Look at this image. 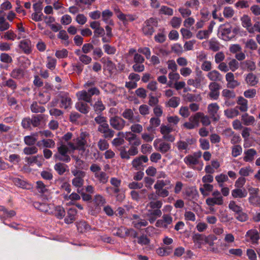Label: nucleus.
Here are the masks:
<instances>
[{
  "label": "nucleus",
  "instance_id": "f257e3e1",
  "mask_svg": "<svg viewBox=\"0 0 260 260\" xmlns=\"http://www.w3.org/2000/svg\"><path fill=\"white\" fill-rule=\"evenodd\" d=\"M57 152L53 155V158L55 161L68 163L71 161V157L68 154L69 149L67 145L62 144L57 147Z\"/></svg>",
  "mask_w": 260,
  "mask_h": 260
},
{
  "label": "nucleus",
  "instance_id": "f03ea898",
  "mask_svg": "<svg viewBox=\"0 0 260 260\" xmlns=\"http://www.w3.org/2000/svg\"><path fill=\"white\" fill-rule=\"evenodd\" d=\"M158 26V21L156 18L151 17L147 19L143 24L142 30L143 34L146 36H151L154 32V27Z\"/></svg>",
  "mask_w": 260,
  "mask_h": 260
},
{
  "label": "nucleus",
  "instance_id": "7ed1b4c3",
  "mask_svg": "<svg viewBox=\"0 0 260 260\" xmlns=\"http://www.w3.org/2000/svg\"><path fill=\"white\" fill-rule=\"evenodd\" d=\"M109 123L111 126L116 131L122 130L125 125L126 121L118 116H114L110 117Z\"/></svg>",
  "mask_w": 260,
  "mask_h": 260
},
{
  "label": "nucleus",
  "instance_id": "20e7f679",
  "mask_svg": "<svg viewBox=\"0 0 260 260\" xmlns=\"http://www.w3.org/2000/svg\"><path fill=\"white\" fill-rule=\"evenodd\" d=\"M221 88L220 85L215 82H212L209 85L210 92L208 93V96L211 100H217L219 96V90Z\"/></svg>",
  "mask_w": 260,
  "mask_h": 260
},
{
  "label": "nucleus",
  "instance_id": "39448f33",
  "mask_svg": "<svg viewBox=\"0 0 260 260\" xmlns=\"http://www.w3.org/2000/svg\"><path fill=\"white\" fill-rule=\"evenodd\" d=\"M173 128L168 125H161L160 127V132L162 135V139L167 141L173 142L175 141V136L171 134Z\"/></svg>",
  "mask_w": 260,
  "mask_h": 260
},
{
  "label": "nucleus",
  "instance_id": "423d86ee",
  "mask_svg": "<svg viewBox=\"0 0 260 260\" xmlns=\"http://www.w3.org/2000/svg\"><path fill=\"white\" fill-rule=\"evenodd\" d=\"M232 32V26L230 24H224L220 26L219 34L220 38L224 41H230L233 36H231Z\"/></svg>",
  "mask_w": 260,
  "mask_h": 260
},
{
  "label": "nucleus",
  "instance_id": "0eeeda50",
  "mask_svg": "<svg viewBox=\"0 0 260 260\" xmlns=\"http://www.w3.org/2000/svg\"><path fill=\"white\" fill-rule=\"evenodd\" d=\"M196 142L194 138H187L186 141L179 140L176 143L177 147L179 151L185 150V153H187L189 148V145H191Z\"/></svg>",
  "mask_w": 260,
  "mask_h": 260
},
{
  "label": "nucleus",
  "instance_id": "6e6552de",
  "mask_svg": "<svg viewBox=\"0 0 260 260\" xmlns=\"http://www.w3.org/2000/svg\"><path fill=\"white\" fill-rule=\"evenodd\" d=\"M219 109V107L216 103H211L208 106V113L213 121L216 122L219 120V116L217 114Z\"/></svg>",
  "mask_w": 260,
  "mask_h": 260
},
{
  "label": "nucleus",
  "instance_id": "1a4fd4ad",
  "mask_svg": "<svg viewBox=\"0 0 260 260\" xmlns=\"http://www.w3.org/2000/svg\"><path fill=\"white\" fill-rule=\"evenodd\" d=\"M173 218L169 214H164L161 219L156 221L155 226L158 228L167 229L172 223Z\"/></svg>",
  "mask_w": 260,
  "mask_h": 260
},
{
  "label": "nucleus",
  "instance_id": "9d476101",
  "mask_svg": "<svg viewBox=\"0 0 260 260\" xmlns=\"http://www.w3.org/2000/svg\"><path fill=\"white\" fill-rule=\"evenodd\" d=\"M98 131L103 134V137L105 139L108 140L112 138L115 134L114 131L110 127L108 123L104 125H103L101 127H98Z\"/></svg>",
  "mask_w": 260,
  "mask_h": 260
},
{
  "label": "nucleus",
  "instance_id": "9b49d317",
  "mask_svg": "<svg viewBox=\"0 0 260 260\" xmlns=\"http://www.w3.org/2000/svg\"><path fill=\"white\" fill-rule=\"evenodd\" d=\"M86 136V134L85 133H81L80 136L73 140V141L75 142L78 150L85 151L86 146L87 145Z\"/></svg>",
  "mask_w": 260,
  "mask_h": 260
},
{
  "label": "nucleus",
  "instance_id": "f8f14e48",
  "mask_svg": "<svg viewBox=\"0 0 260 260\" xmlns=\"http://www.w3.org/2000/svg\"><path fill=\"white\" fill-rule=\"evenodd\" d=\"M225 80L227 82V87L234 89L240 85V83L235 79L234 75L232 72H228L225 75Z\"/></svg>",
  "mask_w": 260,
  "mask_h": 260
},
{
  "label": "nucleus",
  "instance_id": "ddd939ff",
  "mask_svg": "<svg viewBox=\"0 0 260 260\" xmlns=\"http://www.w3.org/2000/svg\"><path fill=\"white\" fill-rule=\"evenodd\" d=\"M242 26L245 28L246 30L250 34V32H252L253 29L252 24L251 18L246 14L243 15L240 18Z\"/></svg>",
  "mask_w": 260,
  "mask_h": 260
},
{
  "label": "nucleus",
  "instance_id": "4468645a",
  "mask_svg": "<svg viewBox=\"0 0 260 260\" xmlns=\"http://www.w3.org/2000/svg\"><path fill=\"white\" fill-rule=\"evenodd\" d=\"M148 161V158L147 156L141 155L133 159L132 162V165L135 170H139L141 169V167H143V162H147Z\"/></svg>",
  "mask_w": 260,
  "mask_h": 260
},
{
  "label": "nucleus",
  "instance_id": "2eb2a0df",
  "mask_svg": "<svg viewBox=\"0 0 260 260\" xmlns=\"http://www.w3.org/2000/svg\"><path fill=\"white\" fill-rule=\"evenodd\" d=\"M184 162L189 167L194 169L195 168L193 166L198 165L199 162V160L197 157V153H194L193 155L189 154L185 156L184 158Z\"/></svg>",
  "mask_w": 260,
  "mask_h": 260
},
{
  "label": "nucleus",
  "instance_id": "dca6fc26",
  "mask_svg": "<svg viewBox=\"0 0 260 260\" xmlns=\"http://www.w3.org/2000/svg\"><path fill=\"white\" fill-rule=\"evenodd\" d=\"M160 141L159 147L157 148V150L160 152L161 153L164 154L170 151L171 146V144L168 143L167 142L161 141L159 139H156L154 142V146L156 148V142Z\"/></svg>",
  "mask_w": 260,
  "mask_h": 260
},
{
  "label": "nucleus",
  "instance_id": "f3484780",
  "mask_svg": "<svg viewBox=\"0 0 260 260\" xmlns=\"http://www.w3.org/2000/svg\"><path fill=\"white\" fill-rule=\"evenodd\" d=\"M60 98V108H64L65 109L70 108L72 104L71 98L70 97L69 93H66L61 95Z\"/></svg>",
  "mask_w": 260,
  "mask_h": 260
},
{
  "label": "nucleus",
  "instance_id": "a211bd4d",
  "mask_svg": "<svg viewBox=\"0 0 260 260\" xmlns=\"http://www.w3.org/2000/svg\"><path fill=\"white\" fill-rule=\"evenodd\" d=\"M77 211L75 208H71L67 212V216L64 218V222L67 224L73 223L76 220Z\"/></svg>",
  "mask_w": 260,
  "mask_h": 260
},
{
  "label": "nucleus",
  "instance_id": "6ab92c4d",
  "mask_svg": "<svg viewBox=\"0 0 260 260\" xmlns=\"http://www.w3.org/2000/svg\"><path fill=\"white\" fill-rule=\"evenodd\" d=\"M85 176L75 177L72 180V185L76 187L77 192H81L83 191V188H81L84 184V178Z\"/></svg>",
  "mask_w": 260,
  "mask_h": 260
},
{
  "label": "nucleus",
  "instance_id": "aec40b11",
  "mask_svg": "<svg viewBox=\"0 0 260 260\" xmlns=\"http://www.w3.org/2000/svg\"><path fill=\"white\" fill-rule=\"evenodd\" d=\"M19 46L20 48L22 50L23 52L26 54H29L31 52V42L28 39L21 41Z\"/></svg>",
  "mask_w": 260,
  "mask_h": 260
},
{
  "label": "nucleus",
  "instance_id": "412c9836",
  "mask_svg": "<svg viewBox=\"0 0 260 260\" xmlns=\"http://www.w3.org/2000/svg\"><path fill=\"white\" fill-rule=\"evenodd\" d=\"M192 240L194 243L198 244L199 247L205 242V243H208V238L203 234L199 233L194 234L192 237Z\"/></svg>",
  "mask_w": 260,
  "mask_h": 260
},
{
  "label": "nucleus",
  "instance_id": "4be33fe9",
  "mask_svg": "<svg viewBox=\"0 0 260 260\" xmlns=\"http://www.w3.org/2000/svg\"><path fill=\"white\" fill-rule=\"evenodd\" d=\"M106 190L107 192H109V190H111L114 194H116L115 197L117 201L121 202L125 198L124 194L122 192H120L119 187L110 186L106 187Z\"/></svg>",
  "mask_w": 260,
  "mask_h": 260
},
{
  "label": "nucleus",
  "instance_id": "5701e85b",
  "mask_svg": "<svg viewBox=\"0 0 260 260\" xmlns=\"http://www.w3.org/2000/svg\"><path fill=\"white\" fill-rule=\"evenodd\" d=\"M12 181L16 186L23 189H30L32 188L30 184L19 178H13Z\"/></svg>",
  "mask_w": 260,
  "mask_h": 260
},
{
  "label": "nucleus",
  "instance_id": "b1692460",
  "mask_svg": "<svg viewBox=\"0 0 260 260\" xmlns=\"http://www.w3.org/2000/svg\"><path fill=\"white\" fill-rule=\"evenodd\" d=\"M207 76L211 81L215 82L221 81L223 79L222 75L216 70L209 72Z\"/></svg>",
  "mask_w": 260,
  "mask_h": 260
},
{
  "label": "nucleus",
  "instance_id": "393cba45",
  "mask_svg": "<svg viewBox=\"0 0 260 260\" xmlns=\"http://www.w3.org/2000/svg\"><path fill=\"white\" fill-rule=\"evenodd\" d=\"M257 48L256 42L252 39H249L244 42V48L249 52L256 50Z\"/></svg>",
  "mask_w": 260,
  "mask_h": 260
},
{
  "label": "nucleus",
  "instance_id": "a878e982",
  "mask_svg": "<svg viewBox=\"0 0 260 260\" xmlns=\"http://www.w3.org/2000/svg\"><path fill=\"white\" fill-rule=\"evenodd\" d=\"M185 194L189 200H197L199 197V193L197 190L193 187L186 188L185 191Z\"/></svg>",
  "mask_w": 260,
  "mask_h": 260
},
{
  "label": "nucleus",
  "instance_id": "bb28decb",
  "mask_svg": "<svg viewBox=\"0 0 260 260\" xmlns=\"http://www.w3.org/2000/svg\"><path fill=\"white\" fill-rule=\"evenodd\" d=\"M256 151L253 148L248 149L244 151L245 156L243 160L245 162H251L254 160V156L256 155Z\"/></svg>",
  "mask_w": 260,
  "mask_h": 260
},
{
  "label": "nucleus",
  "instance_id": "cd10ccee",
  "mask_svg": "<svg viewBox=\"0 0 260 260\" xmlns=\"http://www.w3.org/2000/svg\"><path fill=\"white\" fill-rule=\"evenodd\" d=\"M259 234V232L256 230H250L247 232L246 236L250 238L252 243H257Z\"/></svg>",
  "mask_w": 260,
  "mask_h": 260
},
{
  "label": "nucleus",
  "instance_id": "c85d7f7f",
  "mask_svg": "<svg viewBox=\"0 0 260 260\" xmlns=\"http://www.w3.org/2000/svg\"><path fill=\"white\" fill-rule=\"evenodd\" d=\"M173 247L168 246L159 247L156 250L157 254L160 256H166L171 254L173 252Z\"/></svg>",
  "mask_w": 260,
  "mask_h": 260
},
{
  "label": "nucleus",
  "instance_id": "c756f323",
  "mask_svg": "<svg viewBox=\"0 0 260 260\" xmlns=\"http://www.w3.org/2000/svg\"><path fill=\"white\" fill-rule=\"evenodd\" d=\"M76 224L77 230L80 233H85L91 229L90 226L85 221L81 220L77 222Z\"/></svg>",
  "mask_w": 260,
  "mask_h": 260
},
{
  "label": "nucleus",
  "instance_id": "7c9ffc66",
  "mask_svg": "<svg viewBox=\"0 0 260 260\" xmlns=\"http://www.w3.org/2000/svg\"><path fill=\"white\" fill-rule=\"evenodd\" d=\"M206 204L209 206H213L215 205H222L223 204L222 197L216 198H209L206 200Z\"/></svg>",
  "mask_w": 260,
  "mask_h": 260
},
{
  "label": "nucleus",
  "instance_id": "2f4dec72",
  "mask_svg": "<svg viewBox=\"0 0 260 260\" xmlns=\"http://www.w3.org/2000/svg\"><path fill=\"white\" fill-rule=\"evenodd\" d=\"M75 107L77 110L82 114H87L90 110L89 106L86 103L78 102L76 104Z\"/></svg>",
  "mask_w": 260,
  "mask_h": 260
},
{
  "label": "nucleus",
  "instance_id": "473e14b6",
  "mask_svg": "<svg viewBox=\"0 0 260 260\" xmlns=\"http://www.w3.org/2000/svg\"><path fill=\"white\" fill-rule=\"evenodd\" d=\"M54 168L59 175H62L66 172L69 171L68 165L61 162L56 163Z\"/></svg>",
  "mask_w": 260,
  "mask_h": 260
},
{
  "label": "nucleus",
  "instance_id": "72a5a7b5",
  "mask_svg": "<svg viewBox=\"0 0 260 260\" xmlns=\"http://www.w3.org/2000/svg\"><path fill=\"white\" fill-rule=\"evenodd\" d=\"M246 82L251 86H255L258 82L256 76L252 73H248L245 78Z\"/></svg>",
  "mask_w": 260,
  "mask_h": 260
},
{
  "label": "nucleus",
  "instance_id": "f704fd0d",
  "mask_svg": "<svg viewBox=\"0 0 260 260\" xmlns=\"http://www.w3.org/2000/svg\"><path fill=\"white\" fill-rule=\"evenodd\" d=\"M77 96L79 100H82L86 103L91 104L92 99L89 93L86 90H82L77 93ZM92 105V104H91Z\"/></svg>",
  "mask_w": 260,
  "mask_h": 260
},
{
  "label": "nucleus",
  "instance_id": "c9c22d12",
  "mask_svg": "<svg viewBox=\"0 0 260 260\" xmlns=\"http://www.w3.org/2000/svg\"><path fill=\"white\" fill-rule=\"evenodd\" d=\"M226 135L228 136H232L231 140V143L233 144H236L240 143L241 141V139L238 134H235L234 132L232 131L231 129H227L225 131Z\"/></svg>",
  "mask_w": 260,
  "mask_h": 260
},
{
  "label": "nucleus",
  "instance_id": "e433bc0d",
  "mask_svg": "<svg viewBox=\"0 0 260 260\" xmlns=\"http://www.w3.org/2000/svg\"><path fill=\"white\" fill-rule=\"evenodd\" d=\"M126 228L123 226L114 228L112 230V232H113V234L118 237L124 238L126 237V234H127L126 231Z\"/></svg>",
  "mask_w": 260,
  "mask_h": 260
},
{
  "label": "nucleus",
  "instance_id": "4c0bfd02",
  "mask_svg": "<svg viewBox=\"0 0 260 260\" xmlns=\"http://www.w3.org/2000/svg\"><path fill=\"white\" fill-rule=\"evenodd\" d=\"M209 49L214 52L218 51L220 49V43L214 38H211L208 42Z\"/></svg>",
  "mask_w": 260,
  "mask_h": 260
},
{
  "label": "nucleus",
  "instance_id": "58836bf2",
  "mask_svg": "<svg viewBox=\"0 0 260 260\" xmlns=\"http://www.w3.org/2000/svg\"><path fill=\"white\" fill-rule=\"evenodd\" d=\"M232 195L234 198H243L247 196V192L245 189L237 188L232 190Z\"/></svg>",
  "mask_w": 260,
  "mask_h": 260
},
{
  "label": "nucleus",
  "instance_id": "ea45409f",
  "mask_svg": "<svg viewBox=\"0 0 260 260\" xmlns=\"http://www.w3.org/2000/svg\"><path fill=\"white\" fill-rule=\"evenodd\" d=\"M241 120L244 125L246 126L252 125L255 122L254 117L253 116L249 115L247 113L242 115Z\"/></svg>",
  "mask_w": 260,
  "mask_h": 260
},
{
  "label": "nucleus",
  "instance_id": "a19ab883",
  "mask_svg": "<svg viewBox=\"0 0 260 260\" xmlns=\"http://www.w3.org/2000/svg\"><path fill=\"white\" fill-rule=\"evenodd\" d=\"M92 202L96 207H101L106 203L105 198L101 194H96L94 196Z\"/></svg>",
  "mask_w": 260,
  "mask_h": 260
},
{
  "label": "nucleus",
  "instance_id": "79ce46f5",
  "mask_svg": "<svg viewBox=\"0 0 260 260\" xmlns=\"http://www.w3.org/2000/svg\"><path fill=\"white\" fill-rule=\"evenodd\" d=\"M237 104L240 105L238 109L242 112H246L248 109V101L242 96L238 98Z\"/></svg>",
  "mask_w": 260,
  "mask_h": 260
},
{
  "label": "nucleus",
  "instance_id": "37998d69",
  "mask_svg": "<svg viewBox=\"0 0 260 260\" xmlns=\"http://www.w3.org/2000/svg\"><path fill=\"white\" fill-rule=\"evenodd\" d=\"M12 58L8 54L5 53H1V62L6 63L4 66L1 64V68L7 69L9 66V64L12 63Z\"/></svg>",
  "mask_w": 260,
  "mask_h": 260
},
{
  "label": "nucleus",
  "instance_id": "c03bdc74",
  "mask_svg": "<svg viewBox=\"0 0 260 260\" xmlns=\"http://www.w3.org/2000/svg\"><path fill=\"white\" fill-rule=\"evenodd\" d=\"M38 100L40 104H45L50 100V94L47 92H39Z\"/></svg>",
  "mask_w": 260,
  "mask_h": 260
},
{
  "label": "nucleus",
  "instance_id": "a18cd8bd",
  "mask_svg": "<svg viewBox=\"0 0 260 260\" xmlns=\"http://www.w3.org/2000/svg\"><path fill=\"white\" fill-rule=\"evenodd\" d=\"M37 133H34L30 136H26L24 138V141L26 145L28 146L34 145L37 140Z\"/></svg>",
  "mask_w": 260,
  "mask_h": 260
},
{
  "label": "nucleus",
  "instance_id": "49530a36",
  "mask_svg": "<svg viewBox=\"0 0 260 260\" xmlns=\"http://www.w3.org/2000/svg\"><path fill=\"white\" fill-rule=\"evenodd\" d=\"M94 177L100 183L106 184L108 181L109 176L106 173L103 171L98 174H95Z\"/></svg>",
  "mask_w": 260,
  "mask_h": 260
},
{
  "label": "nucleus",
  "instance_id": "de8ad7c7",
  "mask_svg": "<svg viewBox=\"0 0 260 260\" xmlns=\"http://www.w3.org/2000/svg\"><path fill=\"white\" fill-rule=\"evenodd\" d=\"M11 77L16 79H20L23 78L24 72L22 69L16 68L14 69L10 74Z\"/></svg>",
  "mask_w": 260,
  "mask_h": 260
},
{
  "label": "nucleus",
  "instance_id": "09e8293b",
  "mask_svg": "<svg viewBox=\"0 0 260 260\" xmlns=\"http://www.w3.org/2000/svg\"><path fill=\"white\" fill-rule=\"evenodd\" d=\"M92 106L94 111L98 114L102 112L106 108L101 99H99Z\"/></svg>",
  "mask_w": 260,
  "mask_h": 260
},
{
  "label": "nucleus",
  "instance_id": "8fccbe9b",
  "mask_svg": "<svg viewBox=\"0 0 260 260\" xmlns=\"http://www.w3.org/2000/svg\"><path fill=\"white\" fill-rule=\"evenodd\" d=\"M117 136L124 138L125 140L128 141L129 143H131L135 138L137 137L136 135L132 133V132H126L125 133L123 132H119L117 134Z\"/></svg>",
  "mask_w": 260,
  "mask_h": 260
},
{
  "label": "nucleus",
  "instance_id": "3c124183",
  "mask_svg": "<svg viewBox=\"0 0 260 260\" xmlns=\"http://www.w3.org/2000/svg\"><path fill=\"white\" fill-rule=\"evenodd\" d=\"M213 190V185L209 183H204L203 187L200 188V191L203 196H207L209 195V192Z\"/></svg>",
  "mask_w": 260,
  "mask_h": 260
},
{
  "label": "nucleus",
  "instance_id": "603ef678",
  "mask_svg": "<svg viewBox=\"0 0 260 260\" xmlns=\"http://www.w3.org/2000/svg\"><path fill=\"white\" fill-rule=\"evenodd\" d=\"M122 116L123 118L127 119L131 122H135L134 112L131 109H126L122 113Z\"/></svg>",
  "mask_w": 260,
  "mask_h": 260
},
{
  "label": "nucleus",
  "instance_id": "864d4df0",
  "mask_svg": "<svg viewBox=\"0 0 260 260\" xmlns=\"http://www.w3.org/2000/svg\"><path fill=\"white\" fill-rule=\"evenodd\" d=\"M225 115L228 118H233L239 115V112L238 109V106L233 109H230L224 110Z\"/></svg>",
  "mask_w": 260,
  "mask_h": 260
},
{
  "label": "nucleus",
  "instance_id": "5fc2aeb1",
  "mask_svg": "<svg viewBox=\"0 0 260 260\" xmlns=\"http://www.w3.org/2000/svg\"><path fill=\"white\" fill-rule=\"evenodd\" d=\"M1 211L3 212V216L4 218H12L16 215V212L13 210H8L5 207L1 206Z\"/></svg>",
  "mask_w": 260,
  "mask_h": 260
},
{
  "label": "nucleus",
  "instance_id": "6e6d98bb",
  "mask_svg": "<svg viewBox=\"0 0 260 260\" xmlns=\"http://www.w3.org/2000/svg\"><path fill=\"white\" fill-rule=\"evenodd\" d=\"M30 110L32 113H44L45 108L43 106H39L37 102H34L30 105Z\"/></svg>",
  "mask_w": 260,
  "mask_h": 260
},
{
  "label": "nucleus",
  "instance_id": "4d7b16f0",
  "mask_svg": "<svg viewBox=\"0 0 260 260\" xmlns=\"http://www.w3.org/2000/svg\"><path fill=\"white\" fill-rule=\"evenodd\" d=\"M36 189L41 194L48 192V189L47 186L42 181H38L36 182Z\"/></svg>",
  "mask_w": 260,
  "mask_h": 260
},
{
  "label": "nucleus",
  "instance_id": "13d9d810",
  "mask_svg": "<svg viewBox=\"0 0 260 260\" xmlns=\"http://www.w3.org/2000/svg\"><path fill=\"white\" fill-rule=\"evenodd\" d=\"M180 102V99L179 97L173 96L171 98L168 103L166 104V106L169 107L175 108L177 107Z\"/></svg>",
  "mask_w": 260,
  "mask_h": 260
},
{
  "label": "nucleus",
  "instance_id": "bf43d9fd",
  "mask_svg": "<svg viewBox=\"0 0 260 260\" xmlns=\"http://www.w3.org/2000/svg\"><path fill=\"white\" fill-rule=\"evenodd\" d=\"M203 80V78L201 76H198L195 79H189L187 80V84L189 85H192L194 87L198 88L200 86L201 83Z\"/></svg>",
  "mask_w": 260,
  "mask_h": 260
},
{
  "label": "nucleus",
  "instance_id": "052dcab7",
  "mask_svg": "<svg viewBox=\"0 0 260 260\" xmlns=\"http://www.w3.org/2000/svg\"><path fill=\"white\" fill-rule=\"evenodd\" d=\"M54 214L58 219H62L66 215V211L62 207L58 206L55 207Z\"/></svg>",
  "mask_w": 260,
  "mask_h": 260
},
{
  "label": "nucleus",
  "instance_id": "680f3d73",
  "mask_svg": "<svg viewBox=\"0 0 260 260\" xmlns=\"http://www.w3.org/2000/svg\"><path fill=\"white\" fill-rule=\"evenodd\" d=\"M229 208L235 213L234 215L243 210L242 208L238 205L234 201H231L230 202Z\"/></svg>",
  "mask_w": 260,
  "mask_h": 260
},
{
  "label": "nucleus",
  "instance_id": "e2e57ef3",
  "mask_svg": "<svg viewBox=\"0 0 260 260\" xmlns=\"http://www.w3.org/2000/svg\"><path fill=\"white\" fill-rule=\"evenodd\" d=\"M44 118V115L42 114H39L32 116L31 121H32L31 124L34 127H37L40 124L41 121Z\"/></svg>",
  "mask_w": 260,
  "mask_h": 260
},
{
  "label": "nucleus",
  "instance_id": "0e129e2a",
  "mask_svg": "<svg viewBox=\"0 0 260 260\" xmlns=\"http://www.w3.org/2000/svg\"><path fill=\"white\" fill-rule=\"evenodd\" d=\"M106 139H100L98 142V146L101 151L107 150L109 147V144Z\"/></svg>",
  "mask_w": 260,
  "mask_h": 260
},
{
  "label": "nucleus",
  "instance_id": "69168bd1",
  "mask_svg": "<svg viewBox=\"0 0 260 260\" xmlns=\"http://www.w3.org/2000/svg\"><path fill=\"white\" fill-rule=\"evenodd\" d=\"M245 68L248 71H254L256 69V65L254 61L251 60H246L243 62Z\"/></svg>",
  "mask_w": 260,
  "mask_h": 260
},
{
  "label": "nucleus",
  "instance_id": "338daca9",
  "mask_svg": "<svg viewBox=\"0 0 260 260\" xmlns=\"http://www.w3.org/2000/svg\"><path fill=\"white\" fill-rule=\"evenodd\" d=\"M34 206L41 212H46L48 211V205L45 203H41L35 202L33 204Z\"/></svg>",
  "mask_w": 260,
  "mask_h": 260
},
{
  "label": "nucleus",
  "instance_id": "774afa93",
  "mask_svg": "<svg viewBox=\"0 0 260 260\" xmlns=\"http://www.w3.org/2000/svg\"><path fill=\"white\" fill-rule=\"evenodd\" d=\"M253 170L250 166L242 168L239 171V174L243 177L248 176L250 174L252 173Z\"/></svg>",
  "mask_w": 260,
  "mask_h": 260
}]
</instances>
